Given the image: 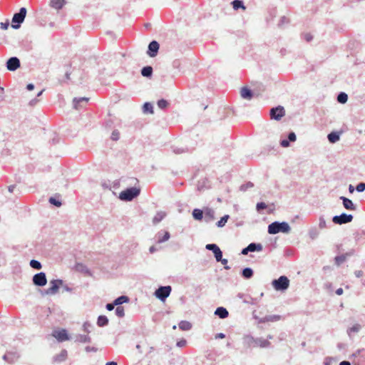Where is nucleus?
Wrapping results in <instances>:
<instances>
[{"label":"nucleus","instance_id":"1","mask_svg":"<svg viewBox=\"0 0 365 365\" xmlns=\"http://www.w3.org/2000/svg\"><path fill=\"white\" fill-rule=\"evenodd\" d=\"M290 230L289 225L285 222H274L268 226V232L272 235L277 234L279 232L287 233Z\"/></svg>","mask_w":365,"mask_h":365},{"label":"nucleus","instance_id":"2","mask_svg":"<svg viewBox=\"0 0 365 365\" xmlns=\"http://www.w3.org/2000/svg\"><path fill=\"white\" fill-rule=\"evenodd\" d=\"M273 287L277 291L287 289L289 286V280L286 276H281L279 279L272 281Z\"/></svg>","mask_w":365,"mask_h":365},{"label":"nucleus","instance_id":"3","mask_svg":"<svg viewBox=\"0 0 365 365\" xmlns=\"http://www.w3.org/2000/svg\"><path fill=\"white\" fill-rule=\"evenodd\" d=\"M140 193V190L136 187H131L122 191L120 193V199L123 200L130 201L137 197Z\"/></svg>","mask_w":365,"mask_h":365},{"label":"nucleus","instance_id":"4","mask_svg":"<svg viewBox=\"0 0 365 365\" xmlns=\"http://www.w3.org/2000/svg\"><path fill=\"white\" fill-rule=\"evenodd\" d=\"M26 15V9L25 8H21L19 13L15 14L12 19L13 23H17L18 24H13L12 27L14 29H19L20 27L19 24L22 23L25 19Z\"/></svg>","mask_w":365,"mask_h":365},{"label":"nucleus","instance_id":"5","mask_svg":"<svg viewBox=\"0 0 365 365\" xmlns=\"http://www.w3.org/2000/svg\"><path fill=\"white\" fill-rule=\"evenodd\" d=\"M171 292V287L165 286L160 287L155 291V296L160 299L161 301H164L170 294Z\"/></svg>","mask_w":365,"mask_h":365},{"label":"nucleus","instance_id":"6","mask_svg":"<svg viewBox=\"0 0 365 365\" xmlns=\"http://www.w3.org/2000/svg\"><path fill=\"white\" fill-rule=\"evenodd\" d=\"M352 220L353 216L351 215H346L343 213L341 215L334 216L332 220L335 224L341 225L350 222Z\"/></svg>","mask_w":365,"mask_h":365},{"label":"nucleus","instance_id":"7","mask_svg":"<svg viewBox=\"0 0 365 365\" xmlns=\"http://www.w3.org/2000/svg\"><path fill=\"white\" fill-rule=\"evenodd\" d=\"M285 115V110L283 107L278 106L273 108L270 110V117L272 119L279 120Z\"/></svg>","mask_w":365,"mask_h":365},{"label":"nucleus","instance_id":"8","mask_svg":"<svg viewBox=\"0 0 365 365\" xmlns=\"http://www.w3.org/2000/svg\"><path fill=\"white\" fill-rule=\"evenodd\" d=\"M33 282L35 285L43 287L47 283V279L44 272H40L33 277Z\"/></svg>","mask_w":365,"mask_h":365},{"label":"nucleus","instance_id":"9","mask_svg":"<svg viewBox=\"0 0 365 365\" xmlns=\"http://www.w3.org/2000/svg\"><path fill=\"white\" fill-rule=\"evenodd\" d=\"M51 287L46 290V294H54L58 292L60 286L62 285L63 282L61 279H54L50 282Z\"/></svg>","mask_w":365,"mask_h":365},{"label":"nucleus","instance_id":"10","mask_svg":"<svg viewBox=\"0 0 365 365\" xmlns=\"http://www.w3.org/2000/svg\"><path fill=\"white\" fill-rule=\"evenodd\" d=\"M21 66L20 61L16 57L10 58L6 62V68L10 71H14Z\"/></svg>","mask_w":365,"mask_h":365},{"label":"nucleus","instance_id":"11","mask_svg":"<svg viewBox=\"0 0 365 365\" xmlns=\"http://www.w3.org/2000/svg\"><path fill=\"white\" fill-rule=\"evenodd\" d=\"M53 336L58 341H67L69 339V336L67 334V331L64 329L53 331Z\"/></svg>","mask_w":365,"mask_h":365},{"label":"nucleus","instance_id":"12","mask_svg":"<svg viewBox=\"0 0 365 365\" xmlns=\"http://www.w3.org/2000/svg\"><path fill=\"white\" fill-rule=\"evenodd\" d=\"M205 247L207 250L213 252L217 262H220V260H221V257H222V252L217 245H216L215 244H207Z\"/></svg>","mask_w":365,"mask_h":365},{"label":"nucleus","instance_id":"13","mask_svg":"<svg viewBox=\"0 0 365 365\" xmlns=\"http://www.w3.org/2000/svg\"><path fill=\"white\" fill-rule=\"evenodd\" d=\"M262 245L261 244L251 243L247 247L242 250V254L246 255L249 252H260L262 250Z\"/></svg>","mask_w":365,"mask_h":365},{"label":"nucleus","instance_id":"14","mask_svg":"<svg viewBox=\"0 0 365 365\" xmlns=\"http://www.w3.org/2000/svg\"><path fill=\"white\" fill-rule=\"evenodd\" d=\"M158 49L159 43L155 41H153L150 43L148 46V54L150 57H155L158 53Z\"/></svg>","mask_w":365,"mask_h":365},{"label":"nucleus","instance_id":"15","mask_svg":"<svg viewBox=\"0 0 365 365\" xmlns=\"http://www.w3.org/2000/svg\"><path fill=\"white\" fill-rule=\"evenodd\" d=\"M251 340V343H252V346L253 347H257V346H259V347H266V346H268L269 345V342L267 340V339H250Z\"/></svg>","mask_w":365,"mask_h":365},{"label":"nucleus","instance_id":"16","mask_svg":"<svg viewBox=\"0 0 365 365\" xmlns=\"http://www.w3.org/2000/svg\"><path fill=\"white\" fill-rule=\"evenodd\" d=\"M240 96L242 98L250 100L252 98V93L247 88L243 87L240 90Z\"/></svg>","mask_w":365,"mask_h":365},{"label":"nucleus","instance_id":"17","mask_svg":"<svg viewBox=\"0 0 365 365\" xmlns=\"http://www.w3.org/2000/svg\"><path fill=\"white\" fill-rule=\"evenodd\" d=\"M88 101H89V98H86V97L81 98L78 99L74 98L73 99L74 108L76 109H78L80 107H82L81 103L86 104L88 102Z\"/></svg>","mask_w":365,"mask_h":365},{"label":"nucleus","instance_id":"18","mask_svg":"<svg viewBox=\"0 0 365 365\" xmlns=\"http://www.w3.org/2000/svg\"><path fill=\"white\" fill-rule=\"evenodd\" d=\"M215 314L217 315L221 319H225L228 317V312L227 310L224 307H218L215 312Z\"/></svg>","mask_w":365,"mask_h":365},{"label":"nucleus","instance_id":"19","mask_svg":"<svg viewBox=\"0 0 365 365\" xmlns=\"http://www.w3.org/2000/svg\"><path fill=\"white\" fill-rule=\"evenodd\" d=\"M341 199L343 200V205L346 209L350 210H354V205L351 200L345 197H341Z\"/></svg>","mask_w":365,"mask_h":365},{"label":"nucleus","instance_id":"20","mask_svg":"<svg viewBox=\"0 0 365 365\" xmlns=\"http://www.w3.org/2000/svg\"><path fill=\"white\" fill-rule=\"evenodd\" d=\"M66 357L67 351L66 350H62L59 354H57L53 357V361L55 362H61L65 361Z\"/></svg>","mask_w":365,"mask_h":365},{"label":"nucleus","instance_id":"21","mask_svg":"<svg viewBox=\"0 0 365 365\" xmlns=\"http://www.w3.org/2000/svg\"><path fill=\"white\" fill-rule=\"evenodd\" d=\"M65 4V0H51L50 5L56 9H61Z\"/></svg>","mask_w":365,"mask_h":365},{"label":"nucleus","instance_id":"22","mask_svg":"<svg viewBox=\"0 0 365 365\" xmlns=\"http://www.w3.org/2000/svg\"><path fill=\"white\" fill-rule=\"evenodd\" d=\"M349 255L348 253H346L344 255H341L340 256H336L335 258H334V260H335V263L337 266H339L341 265L342 263H344L346 260V258L347 257L349 256Z\"/></svg>","mask_w":365,"mask_h":365},{"label":"nucleus","instance_id":"23","mask_svg":"<svg viewBox=\"0 0 365 365\" xmlns=\"http://www.w3.org/2000/svg\"><path fill=\"white\" fill-rule=\"evenodd\" d=\"M165 216V213L163 212H158L153 219L154 225L159 223Z\"/></svg>","mask_w":365,"mask_h":365},{"label":"nucleus","instance_id":"24","mask_svg":"<svg viewBox=\"0 0 365 365\" xmlns=\"http://www.w3.org/2000/svg\"><path fill=\"white\" fill-rule=\"evenodd\" d=\"M328 139L330 143H334L339 140V134L336 132H331L328 135Z\"/></svg>","mask_w":365,"mask_h":365},{"label":"nucleus","instance_id":"25","mask_svg":"<svg viewBox=\"0 0 365 365\" xmlns=\"http://www.w3.org/2000/svg\"><path fill=\"white\" fill-rule=\"evenodd\" d=\"M153 73V68L151 66H145L141 70V74L145 77H150Z\"/></svg>","mask_w":365,"mask_h":365},{"label":"nucleus","instance_id":"26","mask_svg":"<svg viewBox=\"0 0 365 365\" xmlns=\"http://www.w3.org/2000/svg\"><path fill=\"white\" fill-rule=\"evenodd\" d=\"M192 216L197 220H201L203 217V212L200 209H194Z\"/></svg>","mask_w":365,"mask_h":365},{"label":"nucleus","instance_id":"27","mask_svg":"<svg viewBox=\"0 0 365 365\" xmlns=\"http://www.w3.org/2000/svg\"><path fill=\"white\" fill-rule=\"evenodd\" d=\"M192 327L191 324L187 321H182L179 323V328L183 331L190 330Z\"/></svg>","mask_w":365,"mask_h":365},{"label":"nucleus","instance_id":"28","mask_svg":"<svg viewBox=\"0 0 365 365\" xmlns=\"http://www.w3.org/2000/svg\"><path fill=\"white\" fill-rule=\"evenodd\" d=\"M128 300H129V299L128 297L120 296V297H118L116 299H115L114 304H115L116 306L118 307V305H120L123 303L128 302Z\"/></svg>","mask_w":365,"mask_h":365},{"label":"nucleus","instance_id":"29","mask_svg":"<svg viewBox=\"0 0 365 365\" xmlns=\"http://www.w3.org/2000/svg\"><path fill=\"white\" fill-rule=\"evenodd\" d=\"M108 323V319L106 316L101 315L98 317L97 324L99 327L106 326Z\"/></svg>","mask_w":365,"mask_h":365},{"label":"nucleus","instance_id":"30","mask_svg":"<svg viewBox=\"0 0 365 365\" xmlns=\"http://www.w3.org/2000/svg\"><path fill=\"white\" fill-rule=\"evenodd\" d=\"M233 9L235 10H237L240 8H242L243 10H245L246 7L243 5L242 2L240 0H235L232 2Z\"/></svg>","mask_w":365,"mask_h":365},{"label":"nucleus","instance_id":"31","mask_svg":"<svg viewBox=\"0 0 365 365\" xmlns=\"http://www.w3.org/2000/svg\"><path fill=\"white\" fill-rule=\"evenodd\" d=\"M253 275V271L250 268H245L242 270V276L246 278L249 279L251 278Z\"/></svg>","mask_w":365,"mask_h":365},{"label":"nucleus","instance_id":"32","mask_svg":"<svg viewBox=\"0 0 365 365\" xmlns=\"http://www.w3.org/2000/svg\"><path fill=\"white\" fill-rule=\"evenodd\" d=\"M348 100V96L345 93H341L337 97V101L341 103H345Z\"/></svg>","mask_w":365,"mask_h":365},{"label":"nucleus","instance_id":"33","mask_svg":"<svg viewBox=\"0 0 365 365\" xmlns=\"http://www.w3.org/2000/svg\"><path fill=\"white\" fill-rule=\"evenodd\" d=\"M229 219V215H226L221 217V219L217 222V226L219 227H222L225 226L226 222H227V220Z\"/></svg>","mask_w":365,"mask_h":365},{"label":"nucleus","instance_id":"34","mask_svg":"<svg viewBox=\"0 0 365 365\" xmlns=\"http://www.w3.org/2000/svg\"><path fill=\"white\" fill-rule=\"evenodd\" d=\"M169 238H170L169 232H165L163 237H160L159 235L158 239V242L159 243H161V242H165V241L168 240Z\"/></svg>","mask_w":365,"mask_h":365},{"label":"nucleus","instance_id":"35","mask_svg":"<svg viewBox=\"0 0 365 365\" xmlns=\"http://www.w3.org/2000/svg\"><path fill=\"white\" fill-rule=\"evenodd\" d=\"M158 106L161 109H165L168 106V103L164 99L159 100L158 101Z\"/></svg>","mask_w":365,"mask_h":365},{"label":"nucleus","instance_id":"36","mask_svg":"<svg viewBox=\"0 0 365 365\" xmlns=\"http://www.w3.org/2000/svg\"><path fill=\"white\" fill-rule=\"evenodd\" d=\"M30 265H31V267H33L34 269H40L41 268V263L38 261H36V260H34V259H32L30 262Z\"/></svg>","mask_w":365,"mask_h":365},{"label":"nucleus","instance_id":"37","mask_svg":"<svg viewBox=\"0 0 365 365\" xmlns=\"http://www.w3.org/2000/svg\"><path fill=\"white\" fill-rule=\"evenodd\" d=\"M153 106L150 103H145L143 106V110L145 112H150V113H153Z\"/></svg>","mask_w":365,"mask_h":365},{"label":"nucleus","instance_id":"38","mask_svg":"<svg viewBox=\"0 0 365 365\" xmlns=\"http://www.w3.org/2000/svg\"><path fill=\"white\" fill-rule=\"evenodd\" d=\"M205 217H208L210 220L214 219V211L210 208H206L205 210Z\"/></svg>","mask_w":365,"mask_h":365},{"label":"nucleus","instance_id":"39","mask_svg":"<svg viewBox=\"0 0 365 365\" xmlns=\"http://www.w3.org/2000/svg\"><path fill=\"white\" fill-rule=\"evenodd\" d=\"M115 313L118 317H123L125 314L124 308L120 306L117 307V308L115 309Z\"/></svg>","mask_w":365,"mask_h":365},{"label":"nucleus","instance_id":"40","mask_svg":"<svg viewBox=\"0 0 365 365\" xmlns=\"http://www.w3.org/2000/svg\"><path fill=\"white\" fill-rule=\"evenodd\" d=\"M119 138L120 133L117 130H113L111 134V139L114 141H117Z\"/></svg>","mask_w":365,"mask_h":365},{"label":"nucleus","instance_id":"41","mask_svg":"<svg viewBox=\"0 0 365 365\" xmlns=\"http://www.w3.org/2000/svg\"><path fill=\"white\" fill-rule=\"evenodd\" d=\"M49 202L56 207H60L61 205V202L53 197L49 198Z\"/></svg>","mask_w":365,"mask_h":365},{"label":"nucleus","instance_id":"42","mask_svg":"<svg viewBox=\"0 0 365 365\" xmlns=\"http://www.w3.org/2000/svg\"><path fill=\"white\" fill-rule=\"evenodd\" d=\"M365 190V183L361 182L357 185L356 186V190L358 192H363Z\"/></svg>","mask_w":365,"mask_h":365},{"label":"nucleus","instance_id":"43","mask_svg":"<svg viewBox=\"0 0 365 365\" xmlns=\"http://www.w3.org/2000/svg\"><path fill=\"white\" fill-rule=\"evenodd\" d=\"M267 208V205L264 202H259L257 204V210Z\"/></svg>","mask_w":365,"mask_h":365},{"label":"nucleus","instance_id":"44","mask_svg":"<svg viewBox=\"0 0 365 365\" xmlns=\"http://www.w3.org/2000/svg\"><path fill=\"white\" fill-rule=\"evenodd\" d=\"M288 139L290 141H295L296 140V135L294 133L292 132L288 135Z\"/></svg>","mask_w":365,"mask_h":365},{"label":"nucleus","instance_id":"45","mask_svg":"<svg viewBox=\"0 0 365 365\" xmlns=\"http://www.w3.org/2000/svg\"><path fill=\"white\" fill-rule=\"evenodd\" d=\"M280 145L284 147V148H287L289 145V140H282L281 142H280Z\"/></svg>","mask_w":365,"mask_h":365},{"label":"nucleus","instance_id":"46","mask_svg":"<svg viewBox=\"0 0 365 365\" xmlns=\"http://www.w3.org/2000/svg\"><path fill=\"white\" fill-rule=\"evenodd\" d=\"M79 341L81 342H87L90 341V338L87 336H81Z\"/></svg>","mask_w":365,"mask_h":365},{"label":"nucleus","instance_id":"47","mask_svg":"<svg viewBox=\"0 0 365 365\" xmlns=\"http://www.w3.org/2000/svg\"><path fill=\"white\" fill-rule=\"evenodd\" d=\"M354 274L356 277L359 278L363 276L364 272L362 270H356L355 271Z\"/></svg>","mask_w":365,"mask_h":365},{"label":"nucleus","instance_id":"48","mask_svg":"<svg viewBox=\"0 0 365 365\" xmlns=\"http://www.w3.org/2000/svg\"><path fill=\"white\" fill-rule=\"evenodd\" d=\"M220 262H222V264H224V265H226V264H227V259H222V257H221V260H220ZM225 268L226 269H230V267H228V266H225Z\"/></svg>","mask_w":365,"mask_h":365},{"label":"nucleus","instance_id":"49","mask_svg":"<svg viewBox=\"0 0 365 365\" xmlns=\"http://www.w3.org/2000/svg\"><path fill=\"white\" fill-rule=\"evenodd\" d=\"M115 304H114V302L113 304H108L106 305V309L109 311H111L114 309Z\"/></svg>","mask_w":365,"mask_h":365},{"label":"nucleus","instance_id":"50","mask_svg":"<svg viewBox=\"0 0 365 365\" xmlns=\"http://www.w3.org/2000/svg\"><path fill=\"white\" fill-rule=\"evenodd\" d=\"M185 344H186L185 340H181L177 343V345L180 347H182V346H185Z\"/></svg>","mask_w":365,"mask_h":365},{"label":"nucleus","instance_id":"51","mask_svg":"<svg viewBox=\"0 0 365 365\" xmlns=\"http://www.w3.org/2000/svg\"><path fill=\"white\" fill-rule=\"evenodd\" d=\"M1 28L4 30H6L9 27V23H1Z\"/></svg>","mask_w":365,"mask_h":365},{"label":"nucleus","instance_id":"52","mask_svg":"<svg viewBox=\"0 0 365 365\" xmlns=\"http://www.w3.org/2000/svg\"><path fill=\"white\" fill-rule=\"evenodd\" d=\"M304 38L307 41H310L312 39V36L310 34H306Z\"/></svg>","mask_w":365,"mask_h":365},{"label":"nucleus","instance_id":"53","mask_svg":"<svg viewBox=\"0 0 365 365\" xmlns=\"http://www.w3.org/2000/svg\"><path fill=\"white\" fill-rule=\"evenodd\" d=\"M344 291L342 288H339L336 290V294L337 295H341L343 294Z\"/></svg>","mask_w":365,"mask_h":365},{"label":"nucleus","instance_id":"54","mask_svg":"<svg viewBox=\"0 0 365 365\" xmlns=\"http://www.w3.org/2000/svg\"><path fill=\"white\" fill-rule=\"evenodd\" d=\"M26 88L29 91H32L34 88V86L32 83H29L27 85Z\"/></svg>","mask_w":365,"mask_h":365},{"label":"nucleus","instance_id":"55","mask_svg":"<svg viewBox=\"0 0 365 365\" xmlns=\"http://www.w3.org/2000/svg\"><path fill=\"white\" fill-rule=\"evenodd\" d=\"M225 337V336L222 333H220V334H217L216 336H215L216 339L217 338L223 339Z\"/></svg>","mask_w":365,"mask_h":365},{"label":"nucleus","instance_id":"56","mask_svg":"<svg viewBox=\"0 0 365 365\" xmlns=\"http://www.w3.org/2000/svg\"><path fill=\"white\" fill-rule=\"evenodd\" d=\"M339 365H351V364L349 362V361H341Z\"/></svg>","mask_w":365,"mask_h":365},{"label":"nucleus","instance_id":"57","mask_svg":"<svg viewBox=\"0 0 365 365\" xmlns=\"http://www.w3.org/2000/svg\"><path fill=\"white\" fill-rule=\"evenodd\" d=\"M155 250L156 249H155V247L154 246H152V247H150V252L151 253L154 252L155 251Z\"/></svg>","mask_w":365,"mask_h":365},{"label":"nucleus","instance_id":"58","mask_svg":"<svg viewBox=\"0 0 365 365\" xmlns=\"http://www.w3.org/2000/svg\"><path fill=\"white\" fill-rule=\"evenodd\" d=\"M106 365H117V363L115 361H110V362L106 363Z\"/></svg>","mask_w":365,"mask_h":365},{"label":"nucleus","instance_id":"59","mask_svg":"<svg viewBox=\"0 0 365 365\" xmlns=\"http://www.w3.org/2000/svg\"><path fill=\"white\" fill-rule=\"evenodd\" d=\"M349 190H350V192H353V190H354V187H353V186H352V185H350V186H349Z\"/></svg>","mask_w":365,"mask_h":365},{"label":"nucleus","instance_id":"60","mask_svg":"<svg viewBox=\"0 0 365 365\" xmlns=\"http://www.w3.org/2000/svg\"><path fill=\"white\" fill-rule=\"evenodd\" d=\"M43 90L41 91L38 93L37 96H40L42 94V93H43Z\"/></svg>","mask_w":365,"mask_h":365}]
</instances>
